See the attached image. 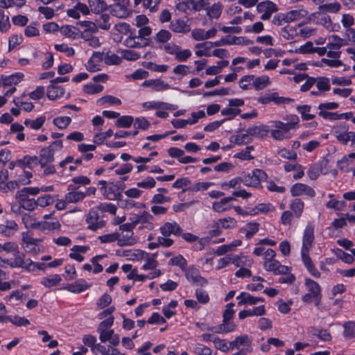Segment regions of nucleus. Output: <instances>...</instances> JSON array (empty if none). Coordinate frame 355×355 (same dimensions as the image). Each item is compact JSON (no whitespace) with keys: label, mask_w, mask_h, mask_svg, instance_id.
<instances>
[{"label":"nucleus","mask_w":355,"mask_h":355,"mask_svg":"<svg viewBox=\"0 0 355 355\" xmlns=\"http://www.w3.org/2000/svg\"><path fill=\"white\" fill-rule=\"evenodd\" d=\"M252 175L254 178L257 187L260 185L261 182L266 180L267 178L266 173L261 169L254 170L252 173Z\"/></svg>","instance_id":"nucleus-53"},{"label":"nucleus","mask_w":355,"mask_h":355,"mask_svg":"<svg viewBox=\"0 0 355 355\" xmlns=\"http://www.w3.org/2000/svg\"><path fill=\"white\" fill-rule=\"evenodd\" d=\"M23 77V73H15L8 76H2L1 80L4 86H10L11 85H17L22 80Z\"/></svg>","instance_id":"nucleus-24"},{"label":"nucleus","mask_w":355,"mask_h":355,"mask_svg":"<svg viewBox=\"0 0 355 355\" xmlns=\"http://www.w3.org/2000/svg\"><path fill=\"white\" fill-rule=\"evenodd\" d=\"M114 3L110 6V12L119 18H125L128 16L129 12L127 7L123 3L125 0H114Z\"/></svg>","instance_id":"nucleus-10"},{"label":"nucleus","mask_w":355,"mask_h":355,"mask_svg":"<svg viewBox=\"0 0 355 355\" xmlns=\"http://www.w3.org/2000/svg\"><path fill=\"white\" fill-rule=\"evenodd\" d=\"M136 40L134 37H128L123 44L128 48H143L149 45L148 40H142L140 42H136Z\"/></svg>","instance_id":"nucleus-27"},{"label":"nucleus","mask_w":355,"mask_h":355,"mask_svg":"<svg viewBox=\"0 0 355 355\" xmlns=\"http://www.w3.org/2000/svg\"><path fill=\"white\" fill-rule=\"evenodd\" d=\"M269 83V78L267 76H262L257 78L254 76V79L252 82L253 86L256 90L262 89Z\"/></svg>","instance_id":"nucleus-38"},{"label":"nucleus","mask_w":355,"mask_h":355,"mask_svg":"<svg viewBox=\"0 0 355 355\" xmlns=\"http://www.w3.org/2000/svg\"><path fill=\"white\" fill-rule=\"evenodd\" d=\"M286 23H290L293 21L300 19L303 15H302L300 10H291L285 14Z\"/></svg>","instance_id":"nucleus-61"},{"label":"nucleus","mask_w":355,"mask_h":355,"mask_svg":"<svg viewBox=\"0 0 355 355\" xmlns=\"http://www.w3.org/2000/svg\"><path fill=\"white\" fill-rule=\"evenodd\" d=\"M37 25V23L34 22L26 26L24 30L25 35L28 37L38 36L40 35V31L36 27Z\"/></svg>","instance_id":"nucleus-56"},{"label":"nucleus","mask_w":355,"mask_h":355,"mask_svg":"<svg viewBox=\"0 0 355 355\" xmlns=\"http://www.w3.org/2000/svg\"><path fill=\"white\" fill-rule=\"evenodd\" d=\"M234 306V304L232 302H230L227 305L223 315V322L224 323L233 324L232 322H230V320L233 318L234 314V311L233 309Z\"/></svg>","instance_id":"nucleus-46"},{"label":"nucleus","mask_w":355,"mask_h":355,"mask_svg":"<svg viewBox=\"0 0 355 355\" xmlns=\"http://www.w3.org/2000/svg\"><path fill=\"white\" fill-rule=\"evenodd\" d=\"M309 250H301V257L302 262L306 268V270L310 272V274L315 277L319 278L320 277V273L318 272V270L315 268L314 264L313 263V261L309 257Z\"/></svg>","instance_id":"nucleus-12"},{"label":"nucleus","mask_w":355,"mask_h":355,"mask_svg":"<svg viewBox=\"0 0 355 355\" xmlns=\"http://www.w3.org/2000/svg\"><path fill=\"white\" fill-rule=\"evenodd\" d=\"M19 183L22 184H28L31 181H26L25 178L22 175H19L17 180H12L9 182H5L3 186L1 187V191L3 193H8L9 191H14L16 188H18Z\"/></svg>","instance_id":"nucleus-19"},{"label":"nucleus","mask_w":355,"mask_h":355,"mask_svg":"<svg viewBox=\"0 0 355 355\" xmlns=\"http://www.w3.org/2000/svg\"><path fill=\"white\" fill-rule=\"evenodd\" d=\"M60 281V276L59 275H54L50 277L43 278L41 284L47 288H51L57 286Z\"/></svg>","instance_id":"nucleus-40"},{"label":"nucleus","mask_w":355,"mask_h":355,"mask_svg":"<svg viewBox=\"0 0 355 355\" xmlns=\"http://www.w3.org/2000/svg\"><path fill=\"white\" fill-rule=\"evenodd\" d=\"M340 8V4L337 1L329 3H324L319 6L318 8V10L313 13V16H316L317 15H320L321 14H325L327 12L336 13L338 12Z\"/></svg>","instance_id":"nucleus-16"},{"label":"nucleus","mask_w":355,"mask_h":355,"mask_svg":"<svg viewBox=\"0 0 355 355\" xmlns=\"http://www.w3.org/2000/svg\"><path fill=\"white\" fill-rule=\"evenodd\" d=\"M236 298L240 300L238 302L239 306L243 304L254 305L257 304V297H254L248 293L242 292Z\"/></svg>","instance_id":"nucleus-29"},{"label":"nucleus","mask_w":355,"mask_h":355,"mask_svg":"<svg viewBox=\"0 0 355 355\" xmlns=\"http://www.w3.org/2000/svg\"><path fill=\"white\" fill-rule=\"evenodd\" d=\"M87 288V286L79 282H76L73 284L67 285L66 289L70 292L79 293Z\"/></svg>","instance_id":"nucleus-50"},{"label":"nucleus","mask_w":355,"mask_h":355,"mask_svg":"<svg viewBox=\"0 0 355 355\" xmlns=\"http://www.w3.org/2000/svg\"><path fill=\"white\" fill-rule=\"evenodd\" d=\"M125 187V184L123 182L109 183L106 198L111 200H121L122 197L121 191H123Z\"/></svg>","instance_id":"nucleus-8"},{"label":"nucleus","mask_w":355,"mask_h":355,"mask_svg":"<svg viewBox=\"0 0 355 355\" xmlns=\"http://www.w3.org/2000/svg\"><path fill=\"white\" fill-rule=\"evenodd\" d=\"M169 28L172 31L178 33H187L191 31V26L187 21L180 19L173 20Z\"/></svg>","instance_id":"nucleus-15"},{"label":"nucleus","mask_w":355,"mask_h":355,"mask_svg":"<svg viewBox=\"0 0 355 355\" xmlns=\"http://www.w3.org/2000/svg\"><path fill=\"white\" fill-rule=\"evenodd\" d=\"M187 279L196 286H204L208 281L200 274L199 270L194 266H190L184 271Z\"/></svg>","instance_id":"nucleus-4"},{"label":"nucleus","mask_w":355,"mask_h":355,"mask_svg":"<svg viewBox=\"0 0 355 355\" xmlns=\"http://www.w3.org/2000/svg\"><path fill=\"white\" fill-rule=\"evenodd\" d=\"M17 162L21 166H26L29 168H32L33 166L39 164V158L37 156H24L23 159H18Z\"/></svg>","instance_id":"nucleus-34"},{"label":"nucleus","mask_w":355,"mask_h":355,"mask_svg":"<svg viewBox=\"0 0 355 355\" xmlns=\"http://www.w3.org/2000/svg\"><path fill=\"white\" fill-rule=\"evenodd\" d=\"M295 121L286 123L282 121H275V129L272 130L271 132L272 137L277 140H282L283 139L290 137L289 130L295 123H297L298 118L295 116Z\"/></svg>","instance_id":"nucleus-2"},{"label":"nucleus","mask_w":355,"mask_h":355,"mask_svg":"<svg viewBox=\"0 0 355 355\" xmlns=\"http://www.w3.org/2000/svg\"><path fill=\"white\" fill-rule=\"evenodd\" d=\"M112 302V297L107 294H103L98 300L96 304L98 308L102 309L108 305H110Z\"/></svg>","instance_id":"nucleus-62"},{"label":"nucleus","mask_w":355,"mask_h":355,"mask_svg":"<svg viewBox=\"0 0 355 355\" xmlns=\"http://www.w3.org/2000/svg\"><path fill=\"white\" fill-rule=\"evenodd\" d=\"M171 33L168 31L162 29L156 34L155 39L157 42L166 43L171 40Z\"/></svg>","instance_id":"nucleus-48"},{"label":"nucleus","mask_w":355,"mask_h":355,"mask_svg":"<svg viewBox=\"0 0 355 355\" xmlns=\"http://www.w3.org/2000/svg\"><path fill=\"white\" fill-rule=\"evenodd\" d=\"M22 222L26 227H31L33 229H36V226H37V223H38V221H37L35 218H33L29 214H24L22 216Z\"/></svg>","instance_id":"nucleus-51"},{"label":"nucleus","mask_w":355,"mask_h":355,"mask_svg":"<svg viewBox=\"0 0 355 355\" xmlns=\"http://www.w3.org/2000/svg\"><path fill=\"white\" fill-rule=\"evenodd\" d=\"M60 31L62 35L73 39L78 37L79 34L78 29L72 26H62L60 29Z\"/></svg>","instance_id":"nucleus-39"},{"label":"nucleus","mask_w":355,"mask_h":355,"mask_svg":"<svg viewBox=\"0 0 355 355\" xmlns=\"http://www.w3.org/2000/svg\"><path fill=\"white\" fill-rule=\"evenodd\" d=\"M103 87L101 85H86L84 86L83 90L85 93L89 94H94L100 93L103 91Z\"/></svg>","instance_id":"nucleus-55"},{"label":"nucleus","mask_w":355,"mask_h":355,"mask_svg":"<svg viewBox=\"0 0 355 355\" xmlns=\"http://www.w3.org/2000/svg\"><path fill=\"white\" fill-rule=\"evenodd\" d=\"M54 149L51 146L43 148L40 150L39 158V164L42 168H44L47 164L54 161Z\"/></svg>","instance_id":"nucleus-13"},{"label":"nucleus","mask_w":355,"mask_h":355,"mask_svg":"<svg viewBox=\"0 0 355 355\" xmlns=\"http://www.w3.org/2000/svg\"><path fill=\"white\" fill-rule=\"evenodd\" d=\"M304 204L303 201H302L299 198H295L293 200H292L290 205V208L294 212L297 218H300L302 216L304 210Z\"/></svg>","instance_id":"nucleus-33"},{"label":"nucleus","mask_w":355,"mask_h":355,"mask_svg":"<svg viewBox=\"0 0 355 355\" xmlns=\"http://www.w3.org/2000/svg\"><path fill=\"white\" fill-rule=\"evenodd\" d=\"M46 120V117L44 116H40L35 120H31L26 119L24 121V125L27 127H30L31 129L37 130H40L44 125Z\"/></svg>","instance_id":"nucleus-30"},{"label":"nucleus","mask_w":355,"mask_h":355,"mask_svg":"<svg viewBox=\"0 0 355 355\" xmlns=\"http://www.w3.org/2000/svg\"><path fill=\"white\" fill-rule=\"evenodd\" d=\"M54 202L53 198L50 195H45L44 196L39 197L37 200V206L42 207H47Z\"/></svg>","instance_id":"nucleus-63"},{"label":"nucleus","mask_w":355,"mask_h":355,"mask_svg":"<svg viewBox=\"0 0 355 355\" xmlns=\"http://www.w3.org/2000/svg\"><path fill=\"white\" fill-rule=\"evenodd\" d=\"M253 149L254 147L252 146H248L245 148V150L236 153L234 157L243 160L252 159L254 157L250 155V153Z\"/></svg>","instance_id":"nucleus-54"},{"label":"nucleus","mask_w":355,"mask_h":355,"mask_svg":"<svg viewBox=\"0 0 355 355\" xmlns=\"http://www.w3.org/2000/svg\"><path fill=\"white\" fill-rule=\"evenodd\" d=\"M114 318L113 315L100 322L97 331L99 333V339L102 343H105L113 334L114 330L110 327L113 325Z\"/></svg>","instance_id":"nucleus-5"},{"label":"nucleus","mask_w":355,"mask_h":355,"mask_svg":"<svg viewBox=\"0 0 355 355\" xmlns=\"http://www.w3.org/2000/svg\"><path fill=\"white\" fill-rule=\"evenodd\" d=\"M9 265L12 268H22L29 272L34 271L36 268L40 270H44L46 268V264L44 263H36L30 259H25V254L21 252H17L14 261Z\"/></svg>","instance_id":"nucleus-1"},{"label":"nucleus","mask_w":355,"mask_h":355,"mask_svg":"<svg viewBox=\"0 0 355 355\" xmlns=\"http://www.w3.org/2000/svg\"><path fill=\"white\" fill-rule=\"evenodd\" d=\"M316 87L319 91L324 92L330 89L329 80L326 77H320L315 79Z\"/></svg>","instance_id":"nucleus-47"},{"label":"nucleus","mask_w":355,"mask_h":355,"mask_svg":"<svg viewBox=\"0 0 355 355\" xmlns=\"http://www.w3.org/2000/svg\"><path fill=\"white\" fill-rule=\"evenodd\" d=\"M64 94V89L61 86H57L51 83L47 88L46 95L50 100H55L62 96Z\"/></svg>","instance_id":"nucleus-22"},{"label":"nucleus","mask_w":355,"mask_h":355,"mask_svg":"<svg viewBox=\"0 0 355 355\" xmlns=\"http://www.w3.org/2000/svg\"><path fill=\"white\" fill-rule=\"evenodd\" d=\"M222 5L219 3H214L211 7L207 8V15L211 18L218 19L222 12Z\"/></svg>","instance_id":"nucleus-41"},{"label":"nucleus","mask_w":355,"mask_h":355,"mask_svg":"<svg viewBox=\"0 0 355 355\" xmlns=\"http://www.w3.org/2000/svg\"><path fill=\"white\" fill-rule=\"evenodd\" d=\"M236 342L237 343V349H239L241 346H243V348H252V338L248 335H243L236 337Z\"/></svg>","instance_id":"nucleus-37"},{"label":"nucleus","mask_w":355,"mask_h":355,"mask_svg":"<svg viewBox=\"0 0 355 355\" xmlns=\"http://www.w3.org/2000/svg\"><path fill=\"white\" fill-rule=\"evenodd\" d=\"M236 328L234 324H226L223 322V324L216 327H207V331H213L216 334L227 333L234 331Z\"/></svg>","instance_id":"nucleus-26"},{"label":"nucleus","mask_w":355,"mask_h":355,"mask_svg":"<svg viewBox=\"0 0 355 355\" xmlns=\"http://www.w3.org/2000/svg\"><path fill=\"white\" fill-rule=\"evenodd\" d=\"M248 132L251 137L263 138L268 135L269 127L266 125H254L248 128Z\"/></svg>","instance_id":"nucleus-20"},{"label":"nucleus","mask_w":355,"mask_h":355,"mask_svg":"<svg viewBox=\"0 0 355 355\" xmlns=\"http://www.w3.org/2000/svg\"><path fill=\"white\" fill-rule=\"evenodd\" d=\"M343 336L345 338L351 339L355 337V322L347 321L343 324Z\"/></svg>","instance_id":"nucleus-35"},{"label":"nucleus","mask_w":355,"mask_h":355,"mask_svg":"<svg viewBox=\"0 0 355 355\" xmlns=\"http://www.w3.org/2000/svg\"><path fill=\"white\" fill-rule=\"evenodd\" d=\"M162 234L165 237L171 235L180 236L182 232V227L175 221L166 222L159 228Z\"/></svg>","instance_id":"nucleus-9"},{"label":"nucleus","mask_w":355,"mask_h":355,"mask_svg":"<svg viewBox=\"0 0 355 355\" xmlns=\"http://www.w3.org/2000/svg\"><path fill=\"white\" fill-rule=\"evenodd\" d=\"M263 267L267 271L273 272L275 275L286 274L288 272V268L281 265L276 259L265 261Z\"/></svg>","instance_id":"nucleus-14"},{"label":"nucleus","mask_w":355,"mask_h":355,"mask_svg":"<svg viewBox=\"0 0 355 355\" xmlns=\"http://www.w3.org/2000/svg\"><path fill=\"white\" fill-rule=\"evenodd\" d=\"M168 264L179 266L183 271L187 268V261L182 255H178L171 258Z\"/></svg>","instance_id":"nucleus-42"},{"label":"nucleus","mask_w":355,"mask_h":355,"mask_svg":"<svg viewBox=\"0 0 355 355\" xmlns=\"http://www.w3.org/2000/svg\"><path fill=\"white\" fill-rule=\"evenodd\" d=\"M153 216L147 211H143L141 214L132 215L130 220L132 222V224L136 226L138 223H148L150 228L153 227V224L150 223L152 220Z\"/></svg>","instance_id":"nucleus-18"},{"label":"nucleus","mask_w":355,"mask_h":355,"mask_svg":"<svg viewBox=\"0 0 355 355\" xmlns=\"http://www.w3.org/2000/svg\"><path fill=\"white\" fill-rule=\"evenodd\" d=\"M71 119L69 116H58L53 119V123L59 129H65L71 123Z\"/></svg>","instance_id":"nucleus-43"},{"label":"nucleus","mask_w":355,"mask_h":355,"mask_svg":"<svg viewBox=\"0 0 355 355\" xmlns=\"http://www.w3.org/2000/svg\"><path fill=\"white\" fill-rule=\"evenodd\" d=\"M134 119L131 116H123L119 117L116 121V125L118 128H130L132 124Z\"/></svg>","instance_id":"nucleus-44"},{"label":"nucleus","mask_w":355,"mask_h":355,"mask_svg":"<svg viewBox=\"0 0 355 355\" xmlns=\"http://www.w3.org/2000/svg\"><path fill=\"white\" fill-rule=\"evenodd\" d=\"M136 243L135 239L133 237V232H126L125 234L119 236L118 245L119 246H127L132 245Z\"/></svg>","instance_id":"nucleus-31"},{"label":"nucleus","mask_w":355,"mask_h":355,"mask_svg":"<svg viewBox=\"0 0 355 355\" xmlns=\"http://www.w3.org/2000/svg\"><path fill=\"white\" fill-rule=\"evenodd\" d=\"M156 182L152 177H146L144 180L137 183V186L143 189H152L155 187Z\"/></svg>","instance_id":"nucleus-49"},{"label":"nucleus","mask_w":355,"mask_h":355,"mask_svg":"<svg viewBox=\"0 0 355 355\" xmlns=\"http://www.w3.org/2000/svg\"><path fill=\"white\" fill-rule=\"evenodd\" d=\"M88 229L96 231L105 225V221L100 220L99 214L96 210L91 209L86 218Z\"/></svg>","instance_id":"nucleus-7"},{"label":"nucleus","mask_w":355,"mask_h":355,"mask_svg":"<svg viewBox=\"0 0 355 355\" xmlns=\"http://www.w3.org/2000/svg\"><path fill=\"white\" fill-rule=\"evenodd\" d=\"M344 45V40L338 35H331L329 37V42L327 44V49H333L334 50H340L341 46Z\"/></svg>","instance_id":"nucleus-32"},{"label":"nucleus","mask_w":355,"mask_h":355,"mask_svg":"<svg viewBox=\"0 0 355 355\" xmlns=\"http://www.w3.org/2000/svg\"><path fill=\"white\" fill-rule=\"evenodd\" d=\"M146 67L151 71L162 73L166 72L169 68L166 64H157L152 62H148Z\"/></svg>","instance_id":"nucleus-59"},{"label":"nucleus","mask_w":355,"mask_h":355,"mask_svg":"<svg viewBox=\"0 0 355 355\" xmlns=\"http://www.w3.org/2000/svg\"><path fill=\"white\" fill-rule=\"evenodd\" d=\"M297 111L301 114L302 118L304 121L311 120L315 118L314 114H309L311 106L307 105H299L297 107Z\"/></svg>","instance_id":"nucleus-45"},{"label":"nucleus","mask_w":355,"mask_h":355,"mask_svg":"<svg viewBox=\"0 0 355 355\" xmlns=\"http://www.w3.org/2000/svg\"><path fill=\"white\" fill-rule=\"evenodd\" d=\"M194 352L198 355H211V349L201 344H196L194 347Z\"/></svg>","instance_id":"nucleus-64"},{"label":"nucleus","mask_w":355,"mask_h":355,"mask_svg":"<svg viewBox=\"0 0 355 355\" xmlns=\"http://www.w3.org/2000/svg\"><path fill=\"white\" fill-rule=\"evenodd\" d=\"M105 53L104 52H98L95 51L93 53L92 56L89 59L88 64L87 65V69L89 71H96L98 69L93 64L94 62H100L103 60H104L105 58Z\"/></svg>","instance_id":"nucleus-23"},{"label":"nucleus","mask_w":355,"mask_h":355,"mask_svg":"<svg viewBox=\"0 0 355 355\" xmlns=\"http://www.w3.org/2000/svg\"><path fill=\"white\" fill-rule=\"evenodd\" d=\"M121 56L126 60H137L140 58V54L132 50H123L121 52Z\"/></svg>","instance_id":"nucleus-57"},{"label":"nucleus","mask_w":355,"mask_h":355,"mask_svg":"<svg viewBox=\"0 0 355 355\" xmlns=\"http://www.w3.org/2000/svg\"><path fill=\"white\" fill-rule=\"evenodd\" d=\"M79 188V186H76L74 184H69L67 190L69 192L65 195V200L67 202L76 203L79 201L83 200L86 194L85 193L80 191H76V189Z\"/></svg>","instance_id":"nucleus-11"},{"label":"nucleus","mask_w":355,"mask_h":355,"mask_svg":"<svg viewBox=\"0 0 355 355\" xmlns=\"http://www.w3.org/2000/svg\"><path fill=\"white\" fill-rule=\"evenodd\" d=\"M270 204L261 203L250 211V215H255L259 213H267L270 211Z\"/></svg>","instance_id":"nucleus-58"},{"label":"nucleus","mask_w":355,"mask_h":355,"mask_svg":"<svg viewBox=\"0 0 355 355\" xmlns=\"http://www.w3.org/2000/svg\"><path fill=\"white\" fill-rule=\"evenodd\" d=\"M89 6L94 13H99L108 9L107 3L102 0H89Z\"/></svg>","instance_id":"nucleus-28"},{"label":"nucleus","mask_w":355,"mask_h":355,"mask_svg":"<svg viewBox=\"0 0 355 355\" xmlns=\"http://www.w3.org/2000/svg\"><path fill=\"white\" fill-rule=\"evenodd\" d=\"M334 252L338 258L347 263H352L354 260L352 254L346 253L340 249H336Z\"/></svg>","instance_id":"nucleus-52"},{"label":"nucleus","mask_w":355,"mask_h":355,"mask_svg":"<svg viewBox=\"0 0 355 355\" xmlns=\"http://www.w3.org/2000/svg\"><path fill=\"white\" fill-rule=\"evenodd\" d=\"M36 229L44 231V230H53L60 229L61 225L58 220H55L54 221L49 222V221H42L37 223Z\"/></svg>","instance_id":"nucleus-25"},{"label":"nucleus","mask_w":355,"mask_h":355,"mask_svg":"<svg viewBox=\"0 0 355 355\" xmlns=\"http://www.w3.org/2000/svg\"><path fill=\"white\" fill-rule=\"evenodd\" d=\"M6 320L18 327L27 326L30 324V322L28 319L24 317H20L19 315H6Z\"/></svg>","instance_id":"nucleus-36"},{"label":"nucleus","mask_w":355,"mask_h":355,"mask_svg":"<svg viewBox=\"0 0 355 355\" xmlns=\"http://www.w3.org/2000/svg\"><path fill=\"white\" fill-rule=\"evenodd\" d=\"M306 184L302 183H296L291 187V193L293 196H299L304 194Z\"/></svg>","instance_id":"nucleus-60"},{"label":"nucleus","mask_w":355,"mask_h":355,"mask_svg":"<svg viewBox=\"0 0 355 355\" xmlns=\"http://www.w3.org/2000/svg\"><path fill=\"white\" fill-rule=\"evenodd\" d=\"M257 11L263 13L260 19L262 20H268L272 15L278 11L277 5L271 1H264L257 5Z\"/></svg>","instance_id":"nucleus-6"},{"label":"nucleus","mask_w":355,"mask_h":355,"mask_svg":"<svg viewBox=\"0 0 355 355\" xmlns=\"http://www.w3.org/2000/svg\"><path fill=\"white\" fill-rule=\"evenodd\" d=\"M304 284L308 293L303 295L302 300L306 304H310L313 302L315 297L321 295V287L318 283L310 278L305 279Z\"/></svg>","instance_id":"nucleus-3"},{"label":"nucleus","mask_w":355,"mask_h":355,"mask_svg":"<svg viewBox=\"0 0 355 355\" xmlns=\"http://www.w3.org/2000/svg\"><path fill=\"white\" fill-rule=\"evenodd\" d=\"M313 239V226L308 225L304 230L302 250H305L306 248V250H309L312 246Z\"/></svg>","instance_id":"nucleus-21"},{"label":"nucleus","mask_w":355,"mask_h":355,"mask_svg":"<svg viewBox=\"0 0 355 355\" xmlns=\"http://www.w3.org/2000/svg\"><path fill=\"white\" fill-rule=\"evenodd\" d=\"M142 86L151 87L155 91L160 92L168 89L170 85L160 79L146 80L143 82Z\"/></svg>","instance_id":"nucleus-17"}]
</instances>
